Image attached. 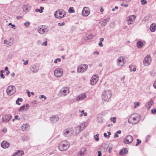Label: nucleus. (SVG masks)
Segmentation results:
<instances>
[{
  "mask_svg": "<svg viewBox=\"0 0 156 156\" xmlns=\"http://www.w3.org/2000/svg\"><path fill=\"white\" fill-rule=\"evenodd\" d=\"M48 27L46 26L41 25L38 27L37 29L38 32L41 34H44L47 33L49 31Z\"/></svg>",
  "mask_w": 156,
  "mask_h": 156,
  "instance_id": "5",
  "label": "nucleus"
},
{
  "mask_svg": "<svg viewBox=\"0 0 156 156\" xmlns=\"http://www.w3.org/2000/svg\"><path fill=\"white\" fill-rule=\"evenodd\" d=\"M39 98L40 99H41L42 98H44V100H45L47 99V97L43 95H39Z\"/></svg>",
  "mask_w": 156,
  "mask_h": 156,
  "instance_id": "41",
  "label": "nucleus"
},
{
  "mask_svg": "<svg viewBox=\"0 0 156 156\" xmlns=\"http://www.w3.org/2000/svg\"><path fill=\"white\" fill-rule=\"evenodd\" d=\"M121 6H124L126 7H127L128 6V4H124L123 3H122L121 4Z\"/></svg>",
  "mask_w": 156,
  "mask_h": 156,
  "instance_id": "52",
  "label": "nucleus"
},
{
  "mask_svg": "<svg viewBox=\"0 0 156 156\" xmlns=\"http://www.w3.org/2000/svg\"><path fill=\"white\" fill-rule=\"evenodd\" d=\"M151 61V58L150 55H147L144 58L143 64L144 66H147L149 65Z\"/></svg>",
  "mask_w": 156,
  "mask_h": 156,
  "instance_id": "10",
  "label": "nucleus"
},
{
  "mask_svg": "<svg viewBox=\"0 0 156 156\" xmlns=\"http://www.w3.org/2000/svg\"><path fill=\"white\" fill-rule=\"evenodd\" d=\"M28 60H27L25 62H24L23 63V64L24 65H27L28 64Z\"/></svg>",
  "mask_w": 156,
  "mask_h": 156,
  "instance_id": "57",
  "label": "nucleus"
},
{
  "mask_svg": "<svg viewBox=\"0 0 156 156\" xmlns=\"http://www.w3.org/2000/svg\"><path fill=\"white\" fill-rule=\"evenodd\" d=\"M104 136L105 137L108 138L109 136H108V135H107V133H104Z\"/></svg>",
  "mask_w": 156,
  "mask_h": 156,
  "instance_id": "59",
  "label": "nucleus"
},
{
  "mask_svg": "<svg viewBox=\"0 0 156 156\" xmlns=\"http://www.w3.org/2000/svg\"><path fill=\"white\" fill-rule=\"evenodd\" d=\"M141 116L140 115L138 114H132L129 118L128 122L133 125H135L139 122Z\"/></svg>",
  "mask_w": 156,
  "mask_h": 156,
  "instance_id": "1",
  "label": "nucleus"
},
{
  "mask_svg": "<svg viewBox=\"0 0 156 156\" xmlns=\"http://www.w3.org/2000/svg\"><path fill=\"white\" fill-rule=\"evenodd\" d=\"M35 11L37 12H39L40 13H42V12H41V10H40V9H36V10H35Z\"/></svg>",
  "mask_w": 156,
  "mask_h": 156,
  "instance_id": "61",
  "label": "nucleus"
},
{
  "mask_svg": "<svg viewBox=\"0 0 156 156\" xmlns=\"http://www.w3.org/2000/svg\"><path fill=\"white\" fill-rule=\"evenodd\" d=\"M136 17L134 15H131L127 18V24L128 25L133 24L135 20Z\"/></svg>",
  "mask_w": 156,
  "mask_h": 156,
  "instance_id": "14",
  "label": "nucleus"
},
{
  "mask_svg": "<svg viewBox=\"0 0 156 156\" xmlns=\"http://www.w3.org/2000/svg\"><path fill=\"white\" fill-rule=\"evenodd\" d=\"M13 43V39L11 38L8 41L7 44L9 46H11Z\"/></svg>",
  "mask_w": 156,
  "mask_h": 156,
  "instance_id": "32",
  "label": "nucleus"
},
{
  "mask_svg": "<svg viewBox=\"0 0 156 156\" xmlns=\"http://www.w3.org/2000/svg\"><path fill=\"white\" fill-rule=\"evenodd\" d=\"M79 112L80 113L79 115L80 116V117H82L83 116H86L87 115V112H84L83 110H80Z\"/></svg>",
  "mask_w": 156,
  "mask_h": 156,
  "instance_id": "30",
  "label": "nucleus"
},
{
  "mask_svg": "<svg viewBox=\"0 0 156 156\" xmlns=\"http://www.w3.org/2000/svg\"><path fill=\"white\" fill-rule=\"evenodd\" d=\"M16 92V88L13 86H10L8 87L6 90V92L7 94L9 96L13 94Z\"/></svg>",
  "mask_w": 156,
  "mask_h": 156,
  "instance_id": "7",
  "label": "nucleus"
},
{
  "mask_svg": "<svg viewBox=\"0 0 156 156\" xmlns=\"http://www.w3.org/2000/svg\"><path fill=\"white\" fill-rule=\"evenodd\" d=\"M65 24V23L64 22H62V23H58V25L59 26H62L64 25Z\"/></svg>",
  "mask_w": 156,
  "mask_h": 156,
  "instance_id": "50",
  "label": "nucleus"
},
{
  "mask_svg": "<svg viewBox=\"0 0 156 156\" xmlns=\"http://www.w3.org/2000/svg\"><path fill=\"white\" fill-rule=\"evenodd\" d=\"M134 108H136L137 107L139 106L140 105V103L138 102H137L136 103H134Z\"/></svg>",
  "mask_w": 156,
  "mask_h": 156,
  "instance_id": "45",
  "label": "nucleus"
},
{
  "mask_svg": "<svg viewBox=\"0 0 156 156\" xmlns=\"http://www.w3.org/2000/svg\"><path fill=\"white\" fill-rule=\"evenodd\" d=\"M63 69L61 68H57L54 71L55 76L57 77H60L62 75Z\"/></svg>",
  "mask_w": 156,
  "mask_h": 156,
  "instance_id": "13",
  "label": "nucleus"
},
{
  "mask_svg": "<svg viewBox=\"0 0 156 156\" xmlns=\"http://www.w3.org/2000/svg\"><path fill=\"white\" fill-rule=\"evenodd\" d=\"M90 12L89 8L88 7H85L82 10V14L84 16H87L90 14Z\"/></svg>",
  "mask_w": 156,
  "mask_h": 156,
  "instance_id": "16",
  "label": "nucleus"
},
{
  "mask_svg": "<svg viewBox=\"0 0 156 156\" xmlns=\"http://www.w3.org/2000/svg\"><path fill=\"white\" fill-rule=\"evenodd\" d=\"M69 93V89L66 87H64L61 89L58 93L59 95L62 97L65 96Z\"/></svg>",
  "mask_w": 156,
  "mask_h": 156,
  "instance_id": "6",
  "label": "nucleus"
},
{
  "mask_svg": "<svg viewBox=\"0 0 156 156\" xmlns=\"http://www.w3.org/2000/svg\"><path fill=\"white\" fill-rule=\"evenodd\" d=\"M154 102L152 100H151L148 101L146 104L145 106L148 109H150L152 105L153 104Z\"/></svg>",
  "mask_w": 156,
  "mask_h": 156,
  "instance_id": "24",
  "label": "nucleus"
},
{
  "mask_svg": "<svg viewBox=\"0 0 156 156\" xmlns=\"http://www.w3.org/2000/svg\"><path fill=\"white\" fill-rule=\"evenodd\" d=\"M98 80V78L96 76H92L90 80L91 85H94L95 84L97 83Z\"/></svg>",
  "mask_w": 156,
  "mask_h": 156,
  "instance_id": "20",
  "label": "nucleus"
},
{
  "mask_svg": "<svg viewBox=\"0 0 156 156\" xmlns=\"http://www.w3.org/2000/svg\"><path fill=\"white\" fill-rule=\"evenodd\" d=\"M15 119H17L18 120H20V118L19 117V116L17 115H15Z\"/></svg>",
  "mask_w": 156,
  "mask_h": 156,
  "instance_id": "53",
  "label": "nucleus"
},
{
  "mask_svg": "<svg viewBox=\"0 0 156 156\" xmlns=\"http://www.w3.org/2000/svg\"><path fill=\"white\" fill-rule=\"evenodd\" d=\"M150 29L151 32H155L156 30V24L155 23L151 24L150 26Z\"/></svg>",
  "mask_w": 156,
  "mask_h": 156,
  "instance_id": "25",
  "label": "nucleus"
},
{
  "mask_svg": "<svg viewBox=\"0 0 156 156\" xmlns=\"http://www.w3.org/2000/svg\"><path fill=\"white\" fill-rule=\"evenodd\" d=\"M133 140V137L130 135H127L123 140V142L127 144H129L131 143Z\"/></svg>",
  "mask_w": 156,
  "mask_h": 156,
  "instance_id": "12",
  "label": "nucleus"
},
{
  "mask_svg": "<svg viewBox=\"0 0 156 156\" xmlns=\"http://www.w3.org/2000/svg\"><path fill=\"white\" fill-rule=\"evenodd\" d=\"M39 69V67L35 64L32 65L30 68V70L33 73L37 72Z\"/></svg>",
  "mask_w": 156,
  "mask_h": 156,
  "instance_id": "17",
  "label": "nucleus"
},
{
  "mask_svg": "<svg viewBox=\"0 0 156 156\" xmlns=\"http://www.w3.org/2000/svg\"><path fill=\"white\" fill-rule=\"evenodd\" d=\"M130 70L131 71H133L135 72L136 70V68L135 67H134L133 70L132 69H130Z\"/></svg>",
  "mask_w": 156,
  "mask_h": 156,
  "instance_id": "62",
  "label": "nucleus"
},
{
  "mask_svg": "<svg viewBox=\"0 0 156 156\" xmlns=\"http://www.w3.org/2000/svg\"><path fill=\"white\" fill-rule=\"evenodd\" d=\"M107 114V113L105 112H101L100 114H99V115L101 116H105Z\"/></svg>",
  "mask_w": 156,
  "mask_h": 156,
  "instance_id": "47",
  "label": "nucleus"
},
{
  "mask_svg": "<svg viewBox=\"0 0 156 156\" xmlns=\"http://www.w3.org/2000/svg\"><path fill=\"white\" fill-rule=\"evenodd\" d=\"M66 15V13L65 10L62 9L57 10L54 12V15L55 17L58 19H61L64 17Z\"/></svg>",
  "mask_w": 156,
  "mask_h": 156,
  "instance_id": "2",
  "label": "nucleus"
},
{
  "mask_svg": "<svg viewBox=\"0 0 156 156\" xmlns=\"http://www.w3.org/2000/svg\"><path fill=\"white\" fill-rule=\"evenodd\" d=\"M7 131V129L6 128H4L2 130V132H4V133H5Z\"/></svg>",
  "mask_w": 156,
  "mask_h": 156,
  "instance_id": "54",
  "label": "nucleus"
},
{
  "mask_svg": "<svg viewBox=\"0 0 156 156\" xmlns=\"http://www.w3.org/2000/svg\"><path fill=\"white\" fill-rule=\"evenodd\" d=\"M30 23L29 22H26L24 23V25L27 27H28L30 25Z\"/></svg>",
  "mask_w": 156,
  "mask_h": 156,
  "instance_id": "51",
  "label": "nucleus"
},
{
  "mask_svg": "<svg viewBox=\"0 0 156 156\" xmlns=\"http://www.w3.org/2000/svg\"><path fill=\"white\" fill-rule=\"evenodd\" d=\"M46 40L44 42H43L41 43V44L42 46H47V45L48 44H47V39H45Z\"/></svg>",
  "mask_w": 156,
  "mask_h": 156,
  "instance_id": "43",
  "label": "nucleus"
},
{
  "mask_svg": "<svg viewBox=\"0 0 156 156\" xmlns=\"http://www.w3.org/2000/svg\"><path fill=\"white\" fill-rule=\"evenodd\" d=\"M153 85L154 87L156 89V81L154 82V83L153 84Z\"/></svg>",
  "mask_w": 156,
  "mask_h": 156,
  "instance_id": "63",
  "label": "nucleus"
},
{
  "mask_svg": "<svg viewBox=\"0 0 156 156\" xmlns=\"http://www.w3.org/2000/svg\"><path fill=\"white\" fill-rule=\"evenodd\" d=\"M44 9V8L43 7L41 6L40 7V10H41V12H43V10Z\"/></svg>",
  "mask_w": 156,
  "mask_h": 156,
  "instance_id": "60",
  "label": "nucleus"
},
{
  "mask_svg": "<svg viewBox=\"0 0 156 156\" xmlns=\"http://www.w3.org/2000/svg\"><path fill=\"white\" fill-rule=\"evenodd\" d=\"M63 135L66 137H69L73 133V132L70 129H66L62 132Z\"/></svg>",
  "mask_w": 156,
  "mask_h": 156,
  "instance_id": "15",
  "label": "nucleus"
},
{
  "mask_svg": "<svg viewBox=\"0 0 156 156\" xmlns=\"http://www.w3.org/2000/svg\"><path fill=\"white\" fill-rule=\"evenodd\" d=\"M61 61V59L60 58H58L55 59L54 61V62L56 64L57 63L58 61L60 62Z\"/></svg>",
  "mask_w": 156,
  "mask_h": 156,
  "instance_id": "44",
  "label": "nucleus"
},
{
  "mask_svg": "<svg viewBox=\"0 0 156 156\" xmlns=\"http://www.w3.org/2000/svg\"><path fill=\"white\" fill-rule=\"evenodd\" d=\"M151 113L154 114L156 113V108L154 109H152L151 110Z\"/></svg>",
  "mask_w": 156,
  "mask_h": 156,
  "instance_id": "49",
  "label": "nucleus"
},
{
  "mask_svg": "<svg viewBox=\"0 0 156 156\" xmlns=\"http://www.w3.org/2000/svg\"><path fill=\"white\" fill-rule=\"evenodd\" d=\"M21 139L23 141H26L28 140V138L26 136H24L22 137Z\"/></svg>",
  "mask_w": 156,
  "mask_h": 156,
  "instance_id": "37",
  "label": "nucleus"
},
{
  "mask_svg": "<svg viewBox=\"0 0 156 156\" xmlns=\"http://www.w3.org/2000/svg\"><path fill=\"white\" fill-rule=\"evenodd\" d=\"M11 115H6L4 116L2 118V120L3 122H8L11 118Z\"/></svg>",
  "mask_w": 156,
  "mask_h": 156,
  "instance_id": "21",
  "label": "nucleus"
},
{
  "mask_svg": "<svg viewBox=\"0 0 156 156\" xmlns=\"http://www.w3.org/2000/svg\"><path fill=\"white\" fill-rule=\"evenodd\" d=\"M92 36L91 34H87L86 35V40H91L92 38Z\"/></svg>",
  "mask_w": 156,
  "mask_h": 156,
  "instance_id": "33",
  "label": "nucleus"
},
{
  "mask_svg": "<svg viewBox=\"0 0 156 156\" xmlns=\"http://www.w3.org/2000/svg\"><path fill=\"white\" fill-rule=\"evenodd\" d=\"M99 135L98 134H97L96 135L94 136V137L96 141H98L99 140Z\"/></svg>",
  "mask_w": 156,
  "mask_h": 156,
  "instance_id": "42",
  "label": "nucleus"
},
{
  "mask_svg": "<svg viewBox=\"0 0 156 156\" xmlns=\"http://www.w3.org/2000/svg\"><path fill=\"white\" fill-rule=\"evenodd\" d=\"M85 127V124L81 123L75 127L74 132L76 133H78L83 130Z\"/></svg>",
  "mask_w": 156,
  "mask_h": 156,
  "instance_id": "11",
  "label": "nucleus"
},
{
  "mask_svg": "<svg viewBox=\"0 0 156 156\" xmlns=\"http://www.w3.org/2000/svg\"><path fill=\"white\" fill-rule=\"evenodd\" d=\"M97 120L99 122H101L103 121V119L101 116L99 115V114L97 118Z\"/></svg>",
  "mask_w": 156,
  "mask_h": 156,
  "instance_id": "35",
  "label": "nucleus"
},
{
  "mask_svg": "<svg viewBox=\"0 0 156 156\" xmlns=\"http://www.w3.org/2000/svg\"><path fill=\"white\" fill-rule=\"evenodd\" d=\"M24 153L23 151H18L13 154V156L17 155V156H21L23 155Z\"/></svg>",
  "mask_w": 156,
  "mask_h": 156,
  "instance_id": "27",
  "label": "nucleus"
},
{
  "mask_svg": "<svg viewBox=\"0 0 156 156\" xmlns=\"http://www.w3.org/2000/svg\"><path fill=\"white\" fill-rule=\"evenodd\" d=\"M59 119V117L57 115H52L50 118V120L51 122L55 123H56Z\"/></svg>",
  "mask_w": 156,
  "mask_h": 156,
  "instance_id": "18",
  "label": "nucleus"
},
{
  "mask_svg": "<svg viewBox=\"0 0 156 156\" xmlns=\"http://www.w3.org/2000/svg\"><path fill=\"white\" fill-rule=\"evenodd\" d=\"M29 126H30L28 124L25 123L24 124L22 125L20 127V128L23 131H24L27 130L28 129Z\"/></svg>",
  "mask_w": 156,
  "mask_h": 156,
  "instance_id": "23",
  "label": "nucleus"
},
{
  "mask_svg": "<svg viewBox=\"0 0 156 156\" xmlns=\"http://www.w3.org/2000/svg\"><path fill=\"white\" fill-rule=\"evenodd\" d=\"M136 141H137V142H136V146H137L139 144H140V143H141V141L139 139H137L136 140Z\"/></svg>",
  "mask_w": 156,
  "mask_h": 156,
  "instance_id": "48",
  "label": "nucleus"
},
{
  "mask_svg": "<svg viewBox=\"0 0 156 156\" xmlns=\"http://www.w3.org/2000/svg\"><path fill=\"white\" fill-rule=\"evenodd\" d=\"M98 45L100 47H102L103 46L102 43V42H101V41H99V42L98 43Z\"/></svg>",
  "mask_w": 156,
  "mask_h": 156,
  "instance_id": "55",
  "label": "nucleus"
},
{
  "mask_svg": "<svg viewBox=\"0 0 156 156\" xmlns=\"http://www.w3.org/2000/svg\"><path fill=\"white\" fill-rule=\"evenodd\" d=\"M69 147L70 144L66 140L62 141L58 145V148L61 151H66Z\"/></svg>",
  "mask_w": 156,
  "mask_h": 156,
  "instance_id": "3",
  "label": "nucleus"
},
{
  "mask_svg": "<svg viewBox=\"0 0 156 156\" xmlns=\"http://www.w3.org/2000/svg\"><path fill=\"white\" fill-rule=\"evenodd\" d=\"M68 12L69 13H74L75 11L74 10V8L73 7H70L69 9Z\"/></svg>",
  "mask_w": 156,
  "mask_h": 156,
  "instance_id": "36",
  "label": "nucleus"
},
{
  "mask_svg": "<svg viewBox=\"0 0 156 156\" xmlns=\"http://www.w3.org/2000/svg\"><path fill=\"white\" fill-rule=\"evenodd\" d=\"M112 96V93L109 90H105L102 93V98L105 101H108Z\"/></svg>",
  "mask_w": 156,
  "mask_h": 156,
  "instance_id": "4",
  "label": "nucleus"
},
{
  "mask_svg": "<svg viewBox=\"0 0 156 156\" xmlns=\"http://www.w3.org/2000/svg\"><path fill=\"white\" fill-rule=\"evenodd\" d=\"M98 156H101V151H98Z\"/></svg>",
  "mask_w": 156,
  "mask_h": 156,
  "instance_id": "56",
  "label": "nucleus"
},
{
  "mask_svg": "<svg viewBox=\"0 0 156 156\" xmlns=\"http://www.w3.org/2000/svg\"><path fill=\"white\" fill-rule=\"evenodd\" d=\"M136 45L138 48H141L143 45V42L141 41H138L136 43Z\"/></svg>",
  "mask_w": 156,
  "mask_h": 156,
  "instance_id": "31",
  "label": "nucleus"
},
{
  "mask_svg": "<svg viewBox=\"0 0 156 156\" xmlns=\"http://www.w3.org/2000/svg\"><path fill=\"white\" fill-rule=\"evenodd\" d=\"M119 137V136L118 135V134L115 133L114 136V138L118 137Z\"/></svg>",
  "mask_w": 156,
  "mask_h": 156,
  "instance_id": "64",
  "label": "nucleus"
},
{
  "mask_svg": "<svg viewBox=\"0 0 156 156\" xmlns=\"http://www.w3.org/2000/svg\"><path fill=\"white\" fill-rule=\"evenodd\" d=\"M86 152V149L85 148H83L80 150L79 154L80 156H82L85 154Z\"/></svg>",
  "mask_w": 156,
  "mask_h": 156,
  "instance_id": "26",
  "label": "nucleus"
},
{
  "mask_svg": "<svg viewBox=\"0 0 156 156\" xmlns=\"http://www.w3.org/2000/svg\"><path fill=\"white\" fill-rule=\"evenodd\" d=\"M86 94L83 93L79 95L76 98V100L77 101H80L86 99Z\"/></svg>",
  "mask_w": 156,
  "mask_h": 156,
  "instance_id": "19",
  "label": "nucleus"
},
{
  "mask_svg": "<svg viewBox=\"0 0 156 156\" xmlns=\"http://www.w3.org/2000/svg\"><path fill=\"white\" fill-rule=\"evenodd\" d=\"M125 58L123 56H120L116 60V63L119 66H123L125 63Z\"/></svg>",
  "mask_w": 156,
  "mask_h": 156,
  "instance_id": "9",
  "label": "nucleus"
},
{
  "mask_svg": "<svg viewBox=\"0 0 156 156\" xmlns=\"http://www.w3.org/2000/svg\"><path fill=\"white\" fill-rule=\"evenodd\" d=\"M25 105H23L20 108V109L18 110V111L19 112H21L22 111H23L24 109H25Z\"/></svg>",
  "mask_w": 156,
  "mask_h": 156,
  "instance_id": "40",
  "label": "nucleus"
},
{
  "mask_svg": "<svg viewBox=\"0 0 156 156\" xmlns=\"http://www.w3.org/2000/svg\"><path fill=\"white\" fill-rule=\"evenodd\" d=\"M116 118L115 117H111L110 119V121L112 122L113 123H115L116 122Z\"/></svg>",
  "mask_w": 156,
  "mask_h": 156,
  "instance_id": "38",
  "label": "nucleus"
},
{
  "mask_svg": "<svg viewBox=\"0 0 156 156\" xmlns=\"http://www.w3.org/2000/svg\"><path fill=\"white\" fill-rule=\"evenodd\" d=\"M5 72L4 70H1L0 71V76L2 78L4 79L5 77V76L3 74V73Z\"/></svg>",
  "mask_w": 156,
  "mask_h": 156,
  "instance_id": "34",
  "label": "nucleus"
},
{
  "mask_svg": "<svg viewBox=\"0 0 156 156\" xmlns=\"http://www.w3.org/2000/svg\"><path fill=\"white\" fill-rule=\"evenodd\" d=\"M1 147L3 148H7L9 146V144L7 141H3L1 144Z\"/></svg>",
  "mask_w": 156,
  "mask_h": 156,
  "instance_id": "22",
  "label": "nucleus"
},
{
  "mask_svg": "<svg viewBox=\"0 0 156 156\" xmlns=\"http://www.w3.org/2000/svg\"><path fill=\"white\" fill-rule=\"evenodd\" d=\"M19 101L22 102L23 101V99L21 98H18L17 100Z\"/></svg>",
  "mask_w": 156,
  "mask_h": 156,
  "instance_id": "58",
  "label": "nucleus"
},
{
  "mask_svg": "<svg viewBox=\"0 0 156 156\" xmlns=\"http://www.w3.org/2000/svg\"><path fill=\"white\" fill-rule=\"evenodd\" d=\"M109 18H107L105 19H104L103 20L102 22L103 23L106 24L109 21Z\"/></svg>",
  "mask_w": 156,
  "mask_h": 156,
  "instance_id": "39",
  "label": "nucleus"
},
{
  "mask_svg": "<svg viewBox=\"0 0 156 156\" xmlns=\"http://www.w3.org/2000/svg\"><path fill=\"white\" fill-rule=\"evenodd\" d=\"M141 2L142 5L146 4L147 3L146 0H141Z\"/></svg>",
  "mask_w": 156,
  "mask_h": 156,
  "instance_id": "46",
  "label": "nucleus"
},
{
  "mask_svg": "<svg viewBox=\"0 0 156 156\" xmlns=\"http://www.w3.org/2000/svg\"><path fill=\"white\" fill-rule=\"evenodd\" d=\"M31 6L29 4L27 5H24L23 6V9L24 10H25L26 12L28 11L31 9Z\"/></svg>",
  "mask_w": 156,
  "mask_h": 156,
  "instance_id": "29",
  "label": "nucleus"
},
{
  "mask_svg": "<svg viewBox=\"0 0 156 156\" xmlns=\"http://www.w3.org/2000/svg\"><path fill=\"white\" fill-rule=\"evenodd\" d=\"M88 67V65L86 64L80 65L78 67L77 71L79 73H83L87 70Z\"/></svg>",
  "mask_w": 156,
  "mask_h": 156,
  "instance_id": "8",
  "label": "nucleus"
},
{
  "mask_svg": "<svg viewBox=\"0 0 156 156\" xmlns=\"http://www.w3.org/2000/svg\"><path fill=\"white\" fill-rule=\"evenodd\" d=\"M128 152L127 149L125 148L121 150L119 152V154L121 155H124L126 154Z\"/></svg>",
  "mask_w": 156,
  "mask_h": 156,
  "instance_id": "28",
  "label": "nucleus"
}]
</instances>
